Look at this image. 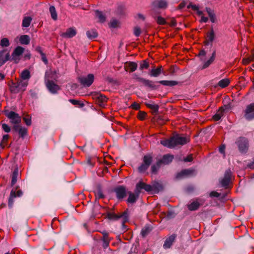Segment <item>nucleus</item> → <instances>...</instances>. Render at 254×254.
Masks as SVG:
<instances>
[{
	"label": "nucleus",
	"mask_w": 254,
	"mask_h": 254,
	"mask_svg": "<svg viewBox=\"0 0 254 254\" xmlns=\"http://www.w3.org/2000/svg\"><path fill=\"white\" fill-rule=\"evenodd\" d=\"M189 141L190 139L189 137L176 134L171 137L169 139L161 140V144L169 148H173L178 145H184L189 142Z\"/></svg>",
	"instance_id": "1"
},
{
	"label": "nucleus",
	"mask_w": 254,
	"mask_h": 254,
	"mask_svg": "<svg viewBox=\"0 0 254 254\" xmlns=\"http://www.w3.org/2000/svg\"><path fill=\"white\" fill-rule=\"evenodd\" d=\"M79 82L84 87H89L94 80V75L89 74L86 76H81L78 78Z\"/></svg>",
	"instance_id": "2"
},
{
	"label": "nucleus",
	"mask_w": 254,
	"mask_h": 254,
	"mask_svg": "<svg viewBox=\"0 0 254 254\" xmlns=\"http://www.w3.org/2000/svg\"><path fill=\"white\" fill-rule=\"evenodd\" d=\"M156 186L155 185H149L145 184L142 182H140L137 183L136 185V188L135 190V192L137 193V194H139L140 192V190L142 189L144 190L145 191L147 192L152 191L154 188H155Z\"/></svg>",
	"instance_id": "3"
},
{
	"label": "nucleus",
	"mask_w": 254,
	"mask_h": 254,
	"mask_svg": "<svg viewBox=\"0 0 254 254\" xmlns=\"http://www.w3.org/2000/svg\"><path fill=\"white\" fill-rule=\"evenodd\" d=\"M5 115L14 125H18L21 122V117L14 112H5Z\"/></svg>",
	"instance_id": "4"
},
{
	"label": "nucleus",
	"mask_w": 254,
	"mask_h": 254,
	"mask_svg": "<svg viewBox=\"0 0 254 254\" xmlns=\"http://www.w3.org/2000/svg\"><path fill=\"white\" fill-rule=\"evenodd\" d=\"M244 117L249 121L254 119V103L250 104L246 107L244 111Z\"/></svg>",
	"instance_id": "5"
},
{
	"label": "nucleus",
	"mask_w": 254,
	"mask_h": 254,
	"mask_svg": "<svg viewBox=\"0 0 254 254\" xmlns=\"http://www.w3.org/2000/svg\"><path fill=\"white\" fill-rule=\"evenodd\" d=\"M232 176V173L230 169L226 171L224 176L220 181V184L222 187H227L231 182Z\"/></svg>",
	"instance_id": "6"
},
{
	"label": "nucleus",
	"mask_w": 254,
	"mask_h": 254,
	"mask_svg": "<svg viewBox=\"0 0 254 254\" xmlns=\"http://www.w3.org/2000/svg\"><path fill=\"white\" fill-rule=\"evenodd\" d=\"M22 194L23 192L21 190H18L16 192L15 190L12 189L10 191L9 197L8 199V206L10 208H11L14 201V198L16 197H20L22 195Z\"/></svg>",
	"instance_id": "7"
},
{
	"label": "nucleus",
	"mask_w": 254,
	"mask_h": 254,
	"mask_svg": "<svg viewBox=\"0 0 254 254\" xmlns=\"http://www.w3.org/2000/svg\"><path fill=\"white\" fill-rule=\"evenodd\" d=\"M236 143L241 152H244L248 150V142L247 139L245 137H240L236 141Z\"/></svg>",
	"instance_id": "8"
},
{
	"label": "nucleus",
	"mask_w": 254,
	"mask_h": 254,
	"mask_svg": "<svg viewBox=\"0 0 254 254\" xmlns=\"http://www.w3.org/2000/svg\"><path fill=\"white\" fill-rule=\"evenodd\" d=\"M109 219L111 220H117L119 219H122V223H126L128 219V215L126 212H124L122 214H116L115 213H109L108 215Z\"/></svg>",
	"instance_id": "9"
},
{
	"label": "nucleus",
	"mask_w": 254,
	"mask_h": 254,
	"mask_svg": "<svg viewBox=\"0 0 254 254\" xmlns=\"http://www.w3.org/2000/svg\"><path fill=\"white\" fill-rule=\"evenodd\" d=\"M24 52V48L20 46L17 47L13 51L12 54V61H14L15 63H17L20 58L19 57Z\"/></svg>",
	"instance_id": "10"
},
{
	"label": "nucleus",
	"mask_w": 254,
	"mask_h": 254,
	"mask_svg": "<svg viewBox=\"0 0 254 254\" xmlns=\"http://www.w3.org/2000/svg\"><path fill=\"white\" fill-rule=\"evenodd\" d=\"M136 79L138 81L142 83L145 86L148 87L152 89L156 88V87L154 83L151 80L139 77H137Z\"/></svg>",
	"instance_id": "11"
},
{
	"label": "nucleus",
	"mask_w": 254,
	"mask_h": 254,
	"mask_svg": "<svg viewBox=\"0 0 254 254\" xmlns=\"http://www.w3.org/2000/svg\"><path fill=\"white\" fill-rule=\"evenodd\" d=\"M152 5L155 8L165 9L168 6V2L166 0H155L153 2Z\"/></svg>",
	"instance_id": "12"
},
{
	"label": "nucleus",
	"mask_w": 254,
	"mask_h": 254,
	"mask_svg": "<svg viewBox=\"0 0 254 254\" xmlns=\"http://www.w3.org/2000/svg\"><path fill=\"white\" fill-rule=\"evenodd\" d=\"M13 129L18 132L19 136L21 137H24L27 134V129L24 127H22L19 125H15L13 127Z\"/></svg>",
	"instance_id": "13"
},
{
	"label": "nucleus",
	"mask_w": 254,
	"mask_h": 254,
	"mask_svg": "<svg viewBox=\"0 0 254 254\" xmlns=\"http://www.w3.org/2000/svg\"><path fill=\"white\" fill-rule=\"evenodd\" d=\"M46 86L48 90L52 93H56L60 89L59 86L52 81H48Z\"/></svg>",
	"instance_id": "14"
},
{
	"label": "nucleus",
	"mask_w": 254,
	"mask_h": 254,
	"mask_svg": "<svg viewBox=\"0 0 254 254\" xmlns=\"http://www.w3.org/2000/svg\"><path fill=\"white\" fill-rule=\"evenodd\" d=\"M115 191L116 193L117 198L119 199H122L126 196V190L124 187L120 186L117 188L115 190Z\"/></svg>",
	"instance_id": "15"
},
{
	"label": "nucleus",
	"mask_w": 254,
	"mask_h": 254,
	"mask_svg": "<svg viewBox=\"0 0 254 254\" xmlns=\"http://www.w3.org/2000/svg\"><path fill=\"white\" fill-rule=\"evenodd\" d=\"M95 99L97 100L98 103L101 106L105 105V103L107 101V98L100 93H97L94 95Z\"/></svg>",
	"instance_id": "16"
},
{
	"label": "nucleus",
	"mask_w": 254,
	"mask_h": 254,
	"mask_svg": "<svg viewBox=\"0 0 254 254\" xmlns=\"http://www.w3.org/2000/svg\"><path fill=\"white\" fill-rule=\"evenodd\" d=\"M176 238V235L173 234L168 237L163 245V247L165 249H169L172 245Z\"/></svg>",
	"instance_id": "17"
},
{
	"label": "nucleus",
	"mask_w": 254,
	"mask_h": 254,
	"mask_svg": "<svg viewBox=\"0 0 254 254\" xmlns=\"http://www.w3.org/2000/svg\"><path fill=\"white\" fill-rule=\"evenodd\" d=\"M215 39V34L213 29H211L209 32H208L207 34V38L205 42V45H210L211 46H212V42Z\"/></svg>",
	"instance_id": "18"
},
{
	"label": "nucleus",
	"mask_w": 254,
	"mask_h": 254,
	"mask_svg": "<svg viewBox=\"0 0 254 254\" xmlns=\"http://www.w3.org/2000/svg\"><path fill=\"white\" fill-rule=\"evenodd\" d=\"M76 34V31L74 28L67 29L65 32L63 33L61 36L64 38H72Z\"/></svg>",
	"instance_id": "19"
},
{
	"label": "nucleus",
	"mask_w": 254,
	"mask_h": 254,
	"mask_svg": "<svg viewBox=\"0 0 254 254\" xmlns=\"http://www.w3.org/2000/svg\"><path fill=\"white\" fill-rule=\"evenodd\" d=\"M173 159V156L170 154L164 155L162 158L158 161V164H168L171 162Z\"/></svg>",
	"instance_id": "20"
},
{
	"label": "nucleus",
	"mask_w": 254,
	"mask_h": 254,
	"mask_svg": "<svg viewBox=\"0 0 254 254\" xmlns=\"http://www.w3.org/2000/svg\"><path fill=\"white\" fill-rule=\"evenodd\" d=\"M227 108L226 106L220 108L216 113L213 116V119L216 121H219L224 116V111Z\"/></svg>",
	"instance_id": "21"
},
{
	"label": "nucleus",
	"mask_w": 254,
	"mask_h": 254,
	"mask_svg": "<svg viewBox=\"0 0 254 254\" xmlns=\"http://www.w3.org/2000/svg\"><path fill=\"white\" fill-rule=\"evenodd\" d=\"M193 171L191 169H185L182 170L180 173H178L177 175L178 179L189 176L192 174Z\"/></svg>",
	"instance_id": "22"
},
{
	"label": "nucleus",
	"mask_w": 254,
	"mask_h": 254,
	"mask_svg": "<svg viewBox=\"0 0 254 254\" xmlns=\"http://www.w3.org/2000/svg\"><path fill=\"white\" fill-rule=\"evenodd\" d=\"M162 72V66H160L156 68H152L150 71L149 75L153 77L158 76Z\"/></svg>",
	"instance_id": "23"
},
{
	"label": "nucleus",
	"mask_w": 254,
	"mask_h": 254,
	"mask_svg": "<svg viewBox=\"0 0 254 254\" xmlns=\"http://www.w3.org/2000/svg\"><path fill=\"white\" fill-rule=\"evenodd\" d=\"M216 56V51H214L210 58L207 60L203 64L202 68L204 69L208 67L215 60Z\"/></svg>",
	"instance_id": "24"
},
{
	"label": "nucleus",
	"mask_w": 254,
	"mask_h": 254,
	"mask_svg": "<svg viewBox=\"0 0 254 254\" xmlns=\"http://www.w3.org/2000/svg\"><path fill=\"white\" fill-rule=\"evenodd\" d=\"M4 51L3 50L1 52H0V66H1L4 63H5V62H7L8 60H9V59L10 58V55L8 53L6 54L5 57H3L2 56V53Z\"/></svg>",
	"instance_id": "25"
},
{
	"label": "nucleus",
	"mask_w": 254,
	"mask_h": 254,
	"mask_svg": "<svg viewBox=\"0 0 254 254\" xmlns=\"http://www.w3.org/2000/svg\"><path fill=\"white\" fill-rule=\"evenodd\" d=\"M137 66V64L135 63L129 62L125 66V69L126 70L129 69L131 72H133L136 69Z\"/></svg>",
	"instance_id": "26"
},
{
	"label": "nucleus",
	"mask_w": 254,
	"mask_h": 254,
	"mask_svg": "<svg viewBox=\"0 0 254 254\" xmlns=\"http://www.w3.org/2000/svg\"><path fill=\"white\" fill-rule=\"evenodd\" d=\"M159 83L163 85L167 86H173L178 84L177 81L173 80H160L159 81Z\"/></svg>",
	"instance_id": "27"
},
{
	"label": "nucleus",
	"mask_w": 254,
	"mask_h": 254,
	"mask_svg": "<svg viewBox=\"0 0 254 254\" xmlns=\"http://www.w3.org/2000/svg\"><path fill=\"white\" fill-rule=\"evenodd\" d=\"M205 9L210 17L211 21L212 23H214L216 20V17L214 11L209 7H206Z\"/></svg>",
	"instance_id": "28"
},
{
	"label": "nucleus",
	"mask_w": 254,
	"mask_h": 254,
	"mask_svg": "<svg viewBox=\"0 0 254 254\" xmlns=\"http://www.w3.org/2000/svg\"><path fill=\"white\" fill-rule=\"evenodd\" d=\"M199 206V203L197 201H194L188 205V208L190 211H194L197 210Z\"/></svg>",
	"instance_id": "29"
},
{
	"label": "nucleus",
	"mask_w": 254,
	"mask_h": 254,
	"mask_svg": "<svg viewBox=\"0 0 254 254\" xmlns=\"http://www.w3.org/2000/svg\"><path fill=\"white\" fill-rule=\"evenodd\" d=\"M30 37L28 35H23L20 37L19 42L22 45H28L30 42Z\"/></svg>",
	"instance_id": "30"
},
{
	"label": "nucleus",
	"mask_w": 254,
	"mask_h": 254,
	"mask_svg": "<svg viewBox=\"0 0 254 254\" xmlns=\"http://www.w3.org/2000/svg\"><path fill=\"white\" fill-rule=\"evenodd\" d=\"M87 37L91 40L96 38L98 36V33L95 30L92 29L86 32Z\"/></svg>",
	"instance_id": "31"
},
{
	"label": "nucleus",
	"mask_w": 254,
	"mask_h": 254,
	"mask_svg": "<svg viewBox=\"0 0 254 254\" xmlns=\"http://www.w3.org/2000/svg\"><path fill=\"white\" fill-rule=\"evenodd\" d=\"M32 21V18L30 16H26L23 18L22 22V26L23 27H28L30 26Z\"/></svg>",
	"instance_id": "32"
},
{
	"label": "nucleus",
	"mask_w": 254,
	"mask_h": 254,
	"mask_svg": "<svg viewBox=\"0 0 254 254\" xmlns=\"http://www.w3.org/2000/svg\"><path fill=\"white\" fill-rule=\"evenodd\" d=\"M17 87L19 88V91H24L26 87L28 85V82L26 81H20L17 83Z\"/></svg>",
	"instance_id": "33"
},
{
	"label": "nucleus",
	"mask_w": 254,
	"mask_h": 254,
	"mask_svg": "<svg viewBox=\"0 0 254 254\" xmlns=\"http://www.w3.org/2000/svg\"><path fill=\"white\" fill-rule=\"evenodd\" d=\"M18 175V171L17 169H16L13 172L11 175V186H13L16 182Z\"/></svg>",
	"instance_id": "34"
},
{
	"label": "nucleus",
	"mask_w": 254,
	"mask_h": 254,
	"mask_svg": "<svg viewBox=\"0 0 254 254\" xmlns=\"http://www.w3.org/2000/svg\"><path fill=\"white\" fill-rule=\"evenodd\" d=\"M230 84V80L228 78L223 79L219 81L218 85L222 88L228 86Z\"/></svg>",
	"instance_id": "35"
},
{
	"label": "nucleus",
	"mask_w": 254,
	"mask_h": 254,
	"mask_svg": "<svg viewBox=\"0 0 254 254\" xmlns=\"http://www.w3.org/2000/svg\"><path fill=\"white\" fill-rule=\"evenodd\" d=\"M135 193L136 194L130 192L129 193V196L127 199L128 202L132 203L136 201L137 197H138L139 194H137V193L136 192Z\"/></svg>",
	"instance_id": "36"
},
{
	"label": "nucleus",
	"mask_w": 254,
	"mask_h": 254,
	"mask_svg": "<svg viewBox=\"0 0 254 254\" xmlns=\"http://www.w3.org/2000/svg\"><path fill=\"white\" fill-rule=\"evenodd\" d=\"M49 11L52 18L54 20H56L58 18V15L55 6H51L49 8Z\"/></svg>",
	"instance_id": "37"
},
{
	"label": "nucleus",
	"mask_w": 254,
	"mask_h": 254,
	"mask_svg": "<svg viewBox=\"0 0 254 254\" xmlns=\"http://www.w3.org/2000/svg\"><path fill=\"white\" fill-rule=\"evenodd\" d=\"M196 13L200 16H201V19H200V22H204V23H206L208 20V17H205L204 15H203V11L200 10L199 9V8L198 9V10H197L196 11Z\"/></svg>",
	"instance_id": "38"
},
{
	"label": "nucleus",
	"mask_w": 254,
	"mask_h": 254,
	"mask_svg": "<svg viewBox=\"0 0 254 254\" xmlns=\"http://www.w3.org/2000/svg\"><path fill=\"white\" fill-rule=\"evenodd\" d=\"M30 77V72L28 70H24L21 73V77L23 80H28Z\"/></svg>",
	"instance_id": "39"
},
{
	"label": "nucleus",
	"mask_w": 254,
	"mask_h": 254,
	"mask_svg": "<svg viewBox=\"0 0 254 254\" xmlns=\"http://www.w3.org/2000/svg\"><path fill=\"white\" fill-rule=\"evenodd\" d=\"M96 16L98 18L99 20L103 22L105 21V17L103 14L102 12L100 11H96L95 12Z\"/></svg>",
	"instance_id": "40"
},
{
	"label": "nucleus",
	"mask_w": 254,
	"mask_h": 254,
	"mask_svg": "<svg viewBox=\"0 0 254 254\" xmlns=\"http://www.w3.org/2000/svg\"><path fill=\"white\" fill-rule=\"evenodd\" d=\"M146 106L151 109L154 113H157L158 111L159 106L156 104L150 103L146 104Z\"/></svg>",
	"instance_id": "41"
},
{
	"label": "nucleus",
	"mask_w": 254,
	"mask_h": 254,
	"mask_svg": "<svg viewBox=\"0 0 254 254\" xmlns=\"http://www.w3.org/2000/svg\"><path fill=\"white\" fill-rule=\"evenodd\" d=\"M10 45L9 40L6 38H3L1 39L0 42V45L2 47H8Z\"/></svg>",
	"instance_id": "42"
},
{
	"label": "nucleus",
	"mask_w": 254,
	"mask_h": 254,
	"mask_svg": "<svg viewBox=\"0 0 254 254\" xmlns=\"http://www.w3.org/2000/svg\"><path fill=\"white\" fill-rule=\"evenodd\" d=\"M103 246L104 248L106 249L109 246V244L110 241V239L109 238L108 236H107V235H106V236H104V237H103Z\"/></svg>",
	"instance_id": "43"
},
{
	"label": "nucleus",
	"mask_w": 254,
	"mask_h": 254,
	"mask_svg": "<svg viewBox=\"0 0 254 254\" xmlns=\"http://www.w3.org/2000/svg\"><path fill=\"white\" fill-rule=\"evenodd\" d=\"M152 162V158L151 156L146 155L143 158V163L149 166Z\"/></svg>",
	"instance_id": "44"
},
{
	"label": "nucleus",
	"mask_w": 254,
	"mask_h": 254,
	"mask_svg": "<svg viewBox=\"0 0 254 254\" xmlns=\"http://www.w3.org/2000/svg\"><path fill=\"white\" fill-rule=\"evenodd\" d=\"M119 22L116 19H112L110 22V27L112 28H116L119 26Z\"/></svg>",
	"instance_id": "45"
},
{
	"label": "nucleus",
	"mask_w": 254,
	"mask_h": 254,
	"mask_svg": "<svg viewBox=\"0 0 254 254\" xmlns=\"http://www.w3.org/2000/svg\"><path fill=\"white\" fill-rule=\"evenodd\" d=\"M156 21L158 24L160 25H164L166 23L165 19L161 16H157L156 19Z\"/></svg>",
	"instance_id": "46"
},
{
	"label": "nucleus",
	"mask_w": 254,
	"mask_h": 254,
	"mask_svg": "<svg viewBox=\"0 0 254 254\" xmlns=\"http://www.w3.org/2000/svg\"><path fill=\"white\" fill-rule=\"evenodd\" d=\"M147 165L144 164L143 163L138 167V171L140 173H143L145 172L148 168Z\"/></svg>",
	"instance_id": "47"
},
{
	"label": "nucleus",
	"mask_w": 254,
	"mask_h": 254,
	"mask_svg": "<svg viewBox=\"0 0 254 254\" xmlns=\"http://www.w3.org/2000/svg\"><path fill=\"white\" fill-rule=\"evenodd\" d=\"M10 91L13 93H17L20 91L19 88H18V87H17V83H12L10 87Z\"/></svg>",
	"instance_id": "48"
},
{
	"label": "nucleus",
	"mask_w": 254,
	"mask_h": 254,
	"mask_svg": "<svg viewBox=\"0 0 254 254\" xmlns=\"http://www.w3.org/2000/svg\"><path fill=\"white\" fill-rule=\"evenodd\" d=\"M151 229L149 227H145L142 229L141 231L142 235L144 237L150 231Z\"/></svg>",
	"instance_id": "49"
},
{
	"label": "nucleus",
	"mask_w": 254,
	"mask_h": 254,
	"mask_svg": "<svg viewBox=\"0 0 254 254\" xmlns=\"http://www.w3.org/2000/svg\"><path fill=\"white\" fill-rule=\"evenodd\" d=\"M95 195L96 197L98 199L103 198L104 197V195L103 194V193L101 190H98L95 192Z\"/></svg>",
	"instance_id": "50"
},
{
	"label": "nucleus",
	"mask_w": 254,
	"mask_h": 254,
	"mask_svg": "<svg viewBox=\"0 0 254 254\" xmlns=\"http://www.w3.org/2000/svg\"><path fill=\"white\" fill-rule=\"evenodd\" d=\"M69 102L74 105H79L81 107H83L84 106V104L82 103H81L80 101L74 100V99H70Z\"/></svg>",
	"instance_id": "51"
},
{
	"label": "nucleus",
	"mask_w": 254,
	"mask_h": 254,
	"mask_svg": "<svg viewBox=\"0 0 254 254\" xmlns=\"http://www.w3.org/2000/svg\"><path fill=\"white\" fill-rule=\"evenodd\" d=\"M153 185H155L156 186V187L154 188L152 190V191H154V192H158L162 188L161 185L158 183L154 184Z\"/></svg>",
	"instance_id": "52"
},
{
	"label": "nucleus",
	"mask_w": 254,
	"mask_h": 254,
	"mask_svg": "<svg viewBox=\"0 0 254 254\" xmlns=\"http://www.w3.org/2000/svg\"><path fill=\"white\" fill-rule=\"evenodd\" d=\"M161 165V164H158V161L157 162L156 165H154L151 167V171L152 173H155L159 168L160 167V166Z\"/></svg>",
	"instance_id": "53"
},
{
	"label": "nucleus",
	"mask_w": 254,
	"mask_h": 254,
	"mask_svg": "<svg viewBox=\"0 0 254 254\" xmlns=\"http://www.w3.org/2000/svg\"><path fill=\"white\" fill-rule=\"evenodd\" d=\"M149 66L148 63L146 61H143V62L140 64V69H147Z\"/></svg>",
	"instance_id": "54"
},
{
	"label": "nucleus",
	"mask_w": 254,
	"mask_h": 254,
	"mask_svg": "<svg viewBox=\"0 0 254 254\" xmlns=\"http://www.w3.org/2000/svg\"><path fill=\"white\" fill-rule=\"evenodd\" d=\"M133 33L135 36L138 37L141 33L140 28L137 26L135 27L133 30Z\"/></svg>",
	"instance_id": "55"
},
{
	"label": "nucleus",
	"mask_w": 254,
	"mask_h": 254,
	"mask_svg": "<svg viewBox=\"0 0 254 254\" xmlns=\"http://www.w3.org/2000/svg\"><path fill=\"white\" fill-rule=\"evenodd\" d=\"M23 120L24 121L27 126H30L31 124V117L29 116H26L23 117Z\"/></svg>",
	"instance_id": "56"
},
{
	"label": "nucleus",
	"mask_w": 254,
	"mask_h": 254,
	"mask_svg": "<svg viewBox=\"0 0 254 254\" xmlns=\"http://www.w3.org/2000/svg\"><path fill=\"white\" fill-rule=\"evenodd\" d=\"M1 127L5 132H9L10 131V127L6 124H2Z\"/></svg>",
	"instance_id": "57"
},
{
	"label": "nucleus",
	"mask_w": 254,
	"mask_h": 254,
	"mask_svg": "<svg viewBox=\"0 0 254 254\" xmlns=\"http://www.w3.org/2000/svg\"><path fill=\"white\" fill-rule=\"evenodd\" d=\"M39 52L40 53V54L41 55L42 60L43 62L45 64H47L48 63V60L46 57L45 55L39 50Z\"/></svg>",
	"instance_id": "58"
},
{
	"label": "nucleus",
	"mask_w": 254,
	"mask_h": 254,
	"mask_svg": "<svg viewBox=\"0 0 254 254\" xmlns=\"http://www.w3.org/2000/svg\"><path fill=\"white\" fill-rule=\"evenodd\" d=\"M188 8H191L192 9H193L194 11H196L199 8V7L197 5H195V4H192L191 3H190L188 5Z\"/></svg>",
	"instance_id": "59"
},
{
	"label": "nucleus",
	"mask_w": 254,
	"mask_h": 254,
	"mask_svg": "<svg viewBox=\"0 0 254 254\" xmlns=\"http://www.w3.org/2000/svg\"><path fill=\"white\" fill-rule=\"evenodd\" d=\"M145 115L146 114L144 112L139 111L138 113V117L140 120H142L145 118Z\"/></svg>",
	"instance_id": "60"
},
{
	"label": "nucleus",
	"mask_w": 254,
	"mask_h": 254,
	"mask_svg": "<svg viewBox=\"0 0 254 254\" xmlns=\"http://www.w3.org/2000/svg\"><path fill=\"white\" fill-rule=\"evenodd\" d=\"M193 158L192 155H190L186 158H184V161L185 162H191L192 161Z\"/></svg>",
	"instance_id": "61"
},
{
	"label": "nucleus",
	"mask_w": 254,
	"mask_h": 254,
	"mask_svg": "<svg viewBox=\"0 0 254 254\" xmlns=\"http://www.w3.org/2000/svg\"><path fill=\"white\" fill-rule=\"evenodd\" d=\"M136 18L138 19H140L142 20H144L145 19V17L144 15L141 13H138L136 15Z\"/></svg>",
	"instance_id": "62"
},
{
	"label": "nucleus",
	"mask_w": 254,
	"mask_h": 254,
	"mask_svg": "<svg viewBox=\"0 0 254 254\" xmlns=\"http://www.w3.org/2000/svg\"><path fill=\"white\" fill-rule=\"evenodd\" d=\"M210 195L211 197H217L219 196L220 194L217 192L213 191L210 192Z\"/></svg>",
	"instance_id": "63"
},
{
	"label": "nucleus",
	"mask_w": 254,
	"mask_h": 254,
	"mask_svg": "<svg viewBox=\"0 0 254 254\" xmlns=\"http://www.w3.org/2000/svg\"><path fill=\"white\" fill-rule=\"evenodd\" d=\"M131 107L132 108H133L135 110H137L139 108V105L138 104L134 102L131 105Z\"/></svg>",
	"instance_id": "64"
}]
</instances>
